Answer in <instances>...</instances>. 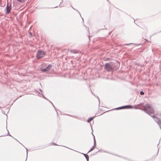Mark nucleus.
<instances>
[{
  "instance_id": "10",
  "label": "nucleus",
  "mask_w": 161,
  "mask_h": 161,
  "mask_svg": "<svg viewBox=\"0 0 161 161\" xmlns=\"http://www.w3.org/2000/svg\"><path fill=\"white\" fill-rule=\"evenodd\" d=\"M96 116V115L94 116H93V117H91L89 118L87 120V122L88 123H89L94 118H95V117Z\"/></svg>"
},
{
  "instance_id": "4",
  "label": "nucleus",
  "mask_w": 161,
  "mask_h": 161,
  "mask_svg": "<svg viewBox=\"0 0 161 161\" xmlns=\"http://www.w3.org/2000/svg\"><path fill=\"white\" fill-rule=\"evenodd\" d=\"M132 108L133 106L130 105H128L118 107L113 109V110H119L123 109H131Z\"/></svg>"
},
{
  "instance_id": "48",
  "label": "nucleus",
  "mask_w": 161,
  "mask_h": 161,
  "mask_svg": "<svg viewBox=\"0 0 161 161\" xmlns=\"http://www.w3.org/2000/svg\"><path fill=\"white\" fill-rule=\"evenodd\" d=\"M1 108V107H0V108Z\"/></svg>"
},
{
  "instance_id": "3",
  "label": "nucleus",
  "mask_w": 161,
  "mask_h": 161,
  "mask_svg": "<svg viewBox=\"0 0 161 161\" xmlns=\"http://www.w3.org/2000/svg\"><path fill=\"white\" fill-rule=\"evenodd\" d=\"M104 69L108 71H113L114 69V66L111 62L106 63L104 65Z\"/></svg>"
},
{
  "instance_id": "31",
  "label": "nucleus",
  "mask_w": 161,
  "mask_h": 161,
  "mask_svg": "<svg viewBox=\"0 0 161 161\" xmlns=\"http://www.w3.org/2000/svg\"><path fill=\"white\" fill-rule=\"evenodd\" d=\"M64 146V147H66V148H69V149H70V148H69V147H66V146Z\"/></svg>"
},
{
  "instance_id": "39",
  "label": "nucleus",
  "mask_w": 161,
  "mask_h": 161,
  "mask_svg": "<svg viewBox=\"0 0 161 161\" xmlns=\"http://www.w3.org/2000/svg\"><path fill=\"white\" fill-rule=\"evenodd\" d=\"M92 41V42H93V43H94V42L95 41Z\"/></svg>"
},
{
  "instance_id": "5",
  "label": "nucleus",
  "mask_w": 161,
  "mask_h": 161,
  "mask_svg": "<svg viewBox=\"0 0 161 161\" xmlns=\"http://www.w3.org/2000/svg\"><path fill=\"white\" fill-rule=\"evenodd\" d=\"M11 9V5H8V3H7L6 8V13L7 14H8Z\"/></svg>"
},
{
  "instance_id": "47",
  "label": "nucleus",
  "mask_w": 161,
  "mask_h": 161,
  "mask_svg": "<svg viewBox=\"0 0 161 161\" xmlns=\"http://www.w3.org/2000/svg\"><path fill=\"white\" fill-rule=\"evenodd\" d=\"M2 136H0V137H2Z\"/></svg>"
},
{
  "instance_id": "19",
  "label": "nucleus",
  "mask_w": 161,
  "mask_h": 161,
  "mask_svg": "<svg viewBox=\"0 0 161 161\" xmlns=\"http://www.w3.org/2000/svg\"><path fill=\"white\" fill-rule=\"evenodd\" d=\"M50 144V145L53 144V145H54V146H59L58 144H56V143L53 142H52Z\"/></svg>"
},
{
  "instance_id": "22",
  "label": "nucleus",
  "mask_w": 161,
  "mask_h": 161,
  "mask_svg": "<svg viewBox=\"0 0 161 161\" xmlns=\"http://www.w3.org/2000/svg\"><path fill=\"white\" fill-rule=\"evenodd\" d=\"M17 0L20 3H23L24 2V0Z\"/></svg>"
},
{
  "instance_id": "44",
  "label": "nucleus",
  "mask_w": 161,
  "mask_h": 161,
  "mask_svg": "<svg viewBox=\"0 0 161 161\" xmlns=\"http://www.w3.org/2000/svg\"><path fill=\"white\" fill-rule=\"evenodd\" d=\"M159 143H158V145H158H158H159Z\"/></svg>"
},
{
  "instance_id": "24",
  "label": "nucleus",
  "mask_w": 161,
  "mask_h": 161,
  "mask_svg": "<svg viewBox=\"0 0 161 161\" xmlns=\"http://www.w3.org/2000/svg\"><path fill=\"white\" fill-rule=\"evenodd\" d=\"M97 98L98 99V101H99V106L100 104V99L99 98V97L97 96Z\"/></svg>"
},
{
  "instance_id": "34",
  "label": "nucleus",
  "mask_w": 161,
  "mask_h": 161,
  "mask_svg": "<svg viewBox=\"0 0 161 161\" xmlns=\"http://www.w3.org/2000/svg\"><path fill=\"white\" fill-rule=\"evenodd\" d=\"M70 62H71V63L73 64V61L71 60V61H70Z\"/></svg>"
},
{
  "instance_id": "2",
  "label": "nucleus",
  "mask_w": 161,
  "mask_h": 161,
  "mask_svg": "<svg viewBox=\"0 0 161 161\" xmlns=\"http://www.w3.org/2000/svg\"><path fill=\"white\" fill-rule=\"evenodd\" d=\"M46 52L41 49H39L37 52L36 58L37 59H40L46 55Z\"/></svg>"
},
{
  "instance_id": "36",
  "label": "nucleus",
  "mask_w": 161,
  "mask_h": 161,
  "mask_svg": "<svg viewBox=\"0 0 161 161\" xmlns=\"http://www.w3.org/2000/svg\"><path fill=\"white\" fill-rule=\"evenodd\" d=\"M49 102L51 103L52 104L53 103H52L50 101H49Z\"/></svg>"
},
{
  "instance_id": "6",
  "label": "nucleus",
  "mask_w": 161,
  "mask_h": 161,
  "mask_svg": "<svg viewBox=\"0 0 161 161\" xmlns=\"http://www.w3.org/2000/svg\"><path fill=\"white\" fill-rule=\"evenodd\" d=\"M126 46H130L131 48H132L134 46H139L141 45V43L140 44H136L134 43H126L124 44Z\"/></svg>"
},
{
  "instance_id": "33",
  "label": "nucleus",
  "mask_w": 161,
  "mask_h": 161,
  "mask_svg": "<svg viewBox=\"0 0 161 161\" xmlns=\"http://www.w3.org/2000/svg\"><path fill=\"white\" fill-rule=\"evenodd\" d=\"M56 113H57V115H58V112L57 111V110L56 111Z\"/></svg>"
},
{
  "instance_id": "17",
  "label": "nucleus",
  "mask_w": 161,
  "mask_h": 161,
  "mask_svg": "<svg viewBox=\"0 0 161 161\" xmlns=\"http://www.w3.org/2000/svg\"><path fill=\"white\" fill-rule=\"evenodd\" d=\"M67 115H68L70 117H74V118H77V116H74V115H70V114H67Z\"/></svg>"
},
{
  "instance_id": "14",
  "label": "nucleus",
  "mask_w": 161,
  "mask_h": 161,
  "mask_svg": "<svg viewBox=\"0 0 161 161\" xmlns=\"http://www.w3.org/2000/svg\"><path fill=\"white\" fill-rule=\"evenodd\" d=\"M122 158H124V159H126V160H128L129 161H133V160H131V159H130L128 158H127L126 157H122Z\"/></svg>"
},
{
  "instance_id": "26",
  "label": "nucleus",
  "mask_w": 161,
  "mask_h": 161,
  "mask_svg": "<svg viewBox=\"0 0 161 161\" xmlns=\"http://www.w3.org/2000/svg\"><path fill=\"white\" fill-rule=\"evenodd\" d=\"M115 155H116V156H118V157H119L120 158H122V157H123V156H120V155H118L117 154Z\"/></svg>"
},
{
  "instance_id": "28",
  "label": "nucleus",
  "mask_w": 161,
  "mask_h": 161,
  "mask_svg": "<svg viewBox=\"0 0 161 161\" xmlns=\"http://www.w3.org/2000/svg\"><path fill=\"white\" fill-rule=\"evenodd\" d=\"M29 45L31 47H34V45L31 44H30Z\"/></svg>"
},
{
  "instance_id": "45",
  "label": "nucleus",
  "mask_w": 161,
  "mask_h": 161,
  "mask_svg": "<svg viewBox=\"0 0 161 161\" xmlns=\"http://www.w3.org/2000/svg\"><path fill=\"white\" fill-rule=\"evenodd\" d=\"M98 152H96V153H97Z\"/></svg>"
},
{
  "instance_id": "43",
  "label": "nucleus",
  "mask_w": 161,
  "mask_h": 161,
  "mask_svg": "<svg viewBox=\"0 0 161 161\" xmlns=\"http://www.w3.org/2000/svg\"><path fill=\"white\" fill-rule=\"evenodd\" d=\"M71 57H72V58H73L74 57V56H72Z\"/></svg>"
},
{
  "instance_id": "30",
  "label": "nucleus",
  "mask_w": 161,
  "mask_h": 161,
  "mask_svg": "<svg viewBox=\"0 0 161 161\" xmlns=\"http://www.w3.org/2000/svg\"><path fill=\"white\" fill-rule=\"evenodd\" d=\"M103 152H105V153H109L108 151H105L104 150H103Z\"/></svg>"
},
{
  "instance_id": "8",
  "label": "nucleus",
  "mask_w": 161,
  "mask_h": 161,
  "mask_svg": "<svg viewBox=\"0 0 161 161\" xmlns=\"http://www.w3.org/2000/svg\"><path fill=\"white\" fill-rule=\"evenodd\" d=\"M76 152H77L79 153H80L83 154L85 158H86L87 161H89V156L88 155H87V154H86V153H80V152H78V151H76Z\"/></svg>"
},
{
  "instance_id": "32",
  "label": "nucleus",
  "mask_w": 161,
  "mask_h": 161,
  "mask_svg": "<svg viewBox=\"0 0 161 161\" xmlns=\"http://www.w3.org/2000/svg\"><path fill=\"white\" fill-rule=\"evenodd\" d=\"M54 109H55V111L57 110V109L55 107H54Z\"/></svg>"
},
{
  "instance_id": "15",
  "label": "nucleus",
  "mask_w": 161,
  "mask_h": 161,
  "mask_svg": "<svg viewBox=\"0 0 161 161\" xmlns=\"http://www.w3.org/2000/svg\"><path fill=\"white\" fill-rule=\"evenodd\" d=\"M90 124V125H91V129L92 130V134L93 136V140H94V138H95V136H94V135L93 134V130L92 128V125L91 124Z\"/></svg>"
},
{
  "instance_id": "38",
  "label": "nucleus",
  "mask_w": 161,
  "mask_h": 161,
  "mask_svg": "<svg viewBox=\"0 0 161 161\" xmlns=\"http://www.w3.org/2000/svg\"><path fill=\"white\" fill-rule=\"evenodd\" d=\"M47 100L48 102L50 101V100L48 99H47V100Z\"/></svg>"
},
{
  "instance_id": "16",
  "label": "nucleus",
  "mask_w": 161,
  "mask_h": 161,
  "mask_svg": "<svg viewBox=\"0 0 161 161\" xmlns=\"http://www.w3.org/2000/svg\"><path fill=\"white\" fill-rule=\"evenodd\" d=\"M33 36V34L32 33L30 32L29 33V36L30 38H31Z\"/></svg>"
},
{
  "instance_id": "46",
  "label": "nucleus",
  "mask_w": 161,
  "mask_h": 161,
  "mask_svg": "<svg viewBox=\"0 0 161 161\" xmlns=\"http://www.w3.org/2000/svg\"><path fill=\"white\" fill-rule=\"evenodd\" d=\"M160 115H161V113L160 114Z\"/></svg>"
},
{
  "instance_id": "35",
  "label": "nucleus",
  "mask_w": 161,
  "mask_h": 161,
  "mask_svg": "<svg viewBox=\"0 0 161 161\" xmlns=\"http://www.w3.org/2000/svg\"><path fill=\"white\" fill-rule=\"evenodd\" d=\"M91 92L95 96H96L93 93V92L92 91H91Z\"/></svg>"
},
{
  "instance_id": "18",
  "label": "nucleus",
  "mask_w": 161,
  "mask_h": 161,
  "mask_svg": "<svg viewBox=\"0 0 161 161\" xmlns=\"http://www.w3.org/2000/svg\"><path fill=\"white\" fill-rule=\"evenodd\" d=\"M94 146L96 147V142L95 138H94Z\"/></svg>"
},
{
  "instance_id": "37",
  "label": "nucleus",
  "mask_w": 161,
  "mask_h": 161,
  "mask_svg": "<svg viewBox=\"0 0 161 161\" xmlns=\"http://www.w3.org/2000/svg\"><path fill=\"white\" fill-rule=\"evenodd\" d=\"M52 105H53V107H55V106H54V105H53V103H52Z\"/></svg>"
},
{
  "instance_id": "7",
  "label": "nucleus",
  "mask_w": 161,
  "mask_h": 161,
  "mask_svg": "<svg viewBox=\"0 0 161 161\" xmlns=\"http://www.w3.org/2000/svg\"><path fill=\"white\" fill-rule=\"evenodd\" d=\"M68 51H69L71 53L76 54L78 53V51L75 49H67Z\"/></svg>"
},
{
  "instance_id": "41",
  "label": "nucleus",
  "mask_w": 161,
  "mask_h": 161,
  "mask_svg": "<svg viewBox=\"0 0 161 161\" xmlns=\"http://www.w3.org/2000/svg\"><path fill=\"white\" fill-rule=\"evenodd\" d=\"M150 42V43H152V42H151V41H150V42Z\"/></svg>"
},
{
  "instance_id": "9",
  "label": "nucleus",
  "mask_w": 161,
  "mask_h": 161,
  "mask_svg": "<svg viewBox=\"0 0 161 161\" xmlns=\"http://www.w3.org/2000/svg\"><path fill=\"white\" fill-rule=\"evenodd\" d=\"M52 64H48L47 66L45 67L46 70H47V73H48L49 71L50 70V69L52 68Z\"/></svg>"
},
{
  "instance_id": "40",
  "label": "nucleus",
  "mask_w": 161,
  "mask_h": 161,
  "mask_svg": "<svg viewBox=\"0 0 161 161\" xmlns=\"http://www.w3.org/2000/svg\"><path fill=\"white\" fill-rule=\"evenodd\" d=\"M158 150H159V149H158V152H157V153H158Z\"/></svg>"
},
{
  "instance_id": "23",
  "label": "nucleus",
  "mask_w": 161,
  "mask_h": 161,
  "mask_svg": "<svg viewBox=\"0 0 161 161\" xmlns=\"http://www.w3.org/2000/svg\"><path fill=\"white\" fill-rule=\"evenodd\" d=\"M11 136V135L10 134H9V132H8V134L6 135H5V136Z\"/></svg>"
},
{
  "instance_id": "25",
  "label": "nucleus",
  "mask_w": 161,
  "mask_h": 161,
  "mask_svg": "<svg viewBox=\"0 0 161 161\" xmlns=\"http://www.w3.org/2000/svg\"><path fill=\"white\" fill-rule=\"evenodd\" d=\"M39 91L42 93L43 92V91L41 89H39Z\"/></svg>"
},
{
  "instance_id": "21",
  "label": "nucleus",
  "mask_w": 161,
  "mask_h": 161,
  "mask_svg": "<svg viewBox=\"0 0 161 161\" xmlns=\"http://www.w3.org/2000/svg\"><path fill=\"white\" fill-rule=\"evenodd\" d=\"M26 149V150H27V152H26V154H27V156H26V160L25 161H26V160H27V156H28V152H27V148H26L25 147Z\"/></svg>"
},
{
  "instance_id": "42",
  "label": "nucleus",
  "mask_w": 161,
  "mask_h": 161,
  "mask_svg": "<svg viewBox=\"0 0 161 161\" xmlns=\"http://www.w3.org/2000/svg\"><path fill=\"white\" fill-rule=\"evenodd\" d=\"M15 140L17 141H18L16 139H15Z\"/></svg>"
},
{
  "instance_id": "29",
  "label": "nucleus",
  "mask_w": 161,
  "mask_h": 161,
  "mask_svg": "<svg viewBox=\"0 0 161 161\" xmlns=\"http://www.w3.org/2000/svg\"><path fill=\"white\" fill-rule=\"evenodd\" d=\"M6 129H7V130L8 131V132H9L8 130H7V122L6 121Z\"/></svg>"
},
{
  "instance_id": "13",
  "label": "nucleus",
  "mask_w": 161,
  "mask_h": 161,
  "mask_svg": "<svg viewBox=\"0 0 161 161\" xmlns=\"http://www.w3.org/2000/svg\"><path fill=\"white\" fill-rule=\"evenodd\" d=\"M40 96L41 97H42V98H44L46 100H47V98L45 97L42 93H41V96Z\"/></svg>"
},
{
  "instance_id": "27",
  "label": "nucleus",
  "mask_w": 161,
  "mask_h": 161,
  "mask_svg": "<svg viewBox=\"0 0 161 161\" xmlns=\"http://www.w3.org/2000/svg\"><path fill=\"white\" fill-rule=\"evenodd\" d=\"M37 94L40 95H41V93L39 91H37Z\"/></svg>"
},
{
  "instance_id": "12",
  "label": "nucleus",
  "mask_w": 161,
  "mask_h": 161,
  "mask_svg": "<svg viewBox=\"0 0 161 161\" xmlns=\"http://www.w3.org/2000/svg\"><path fill=\"white\" fill-rule=\"evenodd\" d=\"M96 147L95 146H92L91 148V149H90V150L87 153H89L90 152L92 151V150H93L95 148V147Z\"/></svg>"
},
{
  "instance_id": "1",
  "label": "nucleus",
  "mask_w": 161,
  "mask_h": 161,
  "mask_svg": "<svg viewBox=\"0 0 161 161\" xmlns=\"http://www.w3.org/2000/svg\"><path fill=\"white\" fill-rule=\"evenodd\" d=\"M145 108H147L148 110L145 109V108L142 109L145 113L147 114L148 115H150L154 119V121L155 119H156V117H158L155 115H151L152 114H153L154 112V110L151 105L148 103L146 104L145 106Z\"/></svg>"
},
{
  "instance_id": "11",
  "label": "nucleus",
  "mask_w": 161,
  "mask_h": 161,
  "mask_svg": "<svg viewBox=\"0 0 161 161\" xmlns=\"http://www.w3.org/2000/svg\"><path fill=\"white\" fill-rule=\"evenodd\" d=\"M40 70L42 72H45L47 73V72L45 68H41Z\"/></svg>"
},
{
  "instance_id": "20",
  "label": "nucleus",
  "mask_w": 161,
  "mask_h": 161,
  "mask_svg": "<svg viewBox=\"0 0 161 161\" xmlns=\"http://www.w3.org/2000/svg\"><path fill=\"white\" fill-rule=\"evenodd\" d=\"M140 94L141 95H143L144 94V92L143 91H141L140 92Z\"/></svg>"
}]
</instances>
